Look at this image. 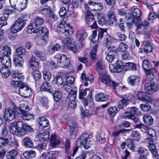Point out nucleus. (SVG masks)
<instances>
[{
    "mask_svg": "<svg viewBox=\"0 0 159 159\" xmlns=\"http://www.w3.org/2000/svg\"><path fill=\"white\" fill-rule=\"evenodd\" d=\"M87 91H89V89L86 88L83 90L81 89L80 88L79 98L80 99L82 100V102L84 107H85L88 106L91 108H93L94 107V105L92 97V93L89 92V93L88 96V99L84 97L86 94Z\"/></svg>",
    "mask_w": 159,
    "mask_h": 159,
    "instance_id": "f257e3e1",
    "label": "nucleus"
},
{
    "mask_svg": "<svg viewBox=\"0 0 159 159\" xmlns=\"http://www.w3.org/2000/svg\"><path fill=\"white\" fill-rule=\"evenodd\" d=\"M130 108V111H125L122 114H123V117L125 119H130L134 123H138L139 120L138 117L135 115L140 116L141 115V112L140 110L135 107H132Z\"/></svg>",
    "mask_w": 159,
    "mask_h": 159,
    "instance_id": "f03ea898",
    "label": "nucleus"
},
{
    "mask_svg": "<svg viewBox=\"0 0 159 159\" xmlns=\"http://www.w3.org/2000/svg\"><path fill=\"white\" fill-rule=\"evenodd\" d=\"M44 22L43 19L39 16L36 17L34 19V22L30 24L28 26L27 32L29 34L37 33L39 31L40 26Z\"/></svg>",
    "mask_w": 159,
    "mask_h": 159,
    "instance_id": "7ed1b4c3",
    "label": "nucleus"
},
{
    "mask_svg": "<svg viewBox=\"0 0 159 159\" xmlns=\"http://www.w3.org/2000/svg\"><path fill=\"white\" fill-rule=\"evenodd\" d=\"M57 60V65L60 67L66 68L69 66L70 61L69 58L63 54H57L54 57Z\"/></svg>",
    "mask_w": 159,
    "mask_h": 159,
    "instance_id": "20e7f679",
    "label": "nucleus"
},
{
    "mask_svg": "<svg viewBox=\"0 0 159 159\" xmlns=\"http://www.w3.org/2000/svg\"><path fill=\"white\" fill-rule=\"evenodd\" d=\"M99 79L102 83L106 85L108 83V80L110 85L113 87L115 89L118 87L119 84L111 80L110 75H108L106 73H99Z\"/></svg>",
    "mask_w": 159,
    "mask_h": 159,
    "instance_id": "39448f33",
    "label": "nucleus"
},
{
    "mask_svg": "<svg viewBox=\"0 0 159 159\" xmlns=\"http://www.w3.org/2000/svg\"><path fill=\"white\" fill-rule=\"evenodd\" d=\"M92 138V136L91 134L88 133L83 134L80 135L79 142L81 145H83L85 149H87L90 145Z\"/></svg>",
    "mask_w": 159,
    "mask_h": 159,
    "instance_id": "423d86ee",
    "label": "nucleus"
},
{
    "mask_svg": "<svg viewBox=\"0 0 159 159\" xmlns=\"http://www.w3.org/2000/svg\"><path fill=\"white\" fill-rule=\"evenodd\" d=\"M26 24L25 20L22 18L18 19L11 27V32L15 34L20 31Z\"/></svg>",
    "mask_w": 159,
    "mask_h": 159,
    "instance_id": "0eeeda50",
    "label": "nucleus"
},
{
    "mask_svg": "<svg viewBox=\"0 0 159 159\" xmlns=\"http://www.w3.org/2000/svg\"><path fill=\"white\" fill-rule=\"evenodd\" d=\"M142 15L141 10L138 8H134L131 10V14H129L128 20L129 23L131 24L134 23L135 20H138Z\"/></svg>",
    "mask_w": 159,
    "mask_h": 159,
    "instance_id": "6e6552de",
    "label": "nucleus"
},
{
    "mask_svg": "<svg viewBox=\"0 0 159 159\" xmlns=\"http://www.w3.org/2000/svg\"><path fill=\"white\" fill-rule=\"evenodd\" d=\"M57 30L59 33L64 34L66 36L70 34H71L74 31V30L72 27H70L67 26L65 23V21L60 22L59 26L57 27Z\"/></svg>",
    "mask_w": 159,
    "mask_h": 159,
    "instance_id": "1a4fd4ad",
    "label": "nucleus"
},
{
    "mask_svg": "<svg viewBox=\"0 0 159 159\" xmlns=\"http://www.w3.org/2000/svg\"><path fill=\"white\" fill-rule=\"evenodd\" d=\"M147 80H145L143 81L144 84V91L147 94H151L154 92L157 91L159 89V86L157 84L154 83V82H152L148 83L147 81Z\"/></svg>",
    "mask_w": 159,
    "mask_h": 159,
    "instance_id": "9d476101",
    "label": "nucleus"
},
{
    "mask_svg": "<svg viewBox=\"0 0 159 159\" xmlns=\"http://www.w3.org/2000/svg\"><path fill=\"white\" fill-rule=\"evenodd\" d=\"M21 84L20 87L19 89L20 95L24 98H28L31 96L32 94L31 89L23 82Z\"/></svg>",
    "mask_w": 159,
    "mask_h": 159,
    "instance_id": "9b49d317",
    "label": "nucleus"
},
{
    "mask_svg": "<svg viewBox=\"0 0 159 159\" xmlns=\"http://www.w3.org/2000/svg\"><path fill=\"white\" fill-rule=\"evenodd\" d=\"M27 109V107H20L18 108V114L20 117H22L23 119L27 120H33L34 119V116L33 115L30 114L26 110Z\"/></svg>",
    "mask_w": 159,
    "mask_h": 159,
    "instance_id": "f8f14e48",
    "label": "nucleus"
},
{
    "mask_svg": "<svg viewBox=\"0 0 159 159\" xmlns=\"http://www.w3.org/2000/svg\"><path fill=\"white\" fill-rule=\"evenodd\" d=\"M21 125L20 121L11 124L10 128L11 133L16 135L21 133Z\"/></svg>",
    "mask_w": 159,
    "mask_h": 159,
    "instance_id": "ddd939ff",
    "label": "nucleus"
},
{
    "mask_svg": "<svg viewBox=\"0 0 159 159\" xmlns=\"http://www.w3.org/2000/svg\"><path fill=\"white\" fill-rule=\"evenodd\" d=\"M123 62L121 61H117L116 66L113 64L109 66V68L111 71L113 72L120 73L124 68Z\"/></svg>",
    "mask_w": 159,
    "mask_h": 159,
    "instance_id": "4468645a",
    "label": "nucleus"
},
{
    "mask_svg": "<svg viewBox=\"0 0 159 159\" xmlns=\"http://www.w3.org/2000/svg\"><path fill=\"white\" fill-rule=\"evenodd\" d=\"M147 94L146 92H139L137 94V99L143 102L147 103H152V98L146 95Z\"/></svg>",
    "mask_w": 159,
    "mask_h": 159,
    "instance_id": "2eb2a0df",
    "label": "nucleus"
},
{
    "mask_svg": "<svg viewBox=\"0 0 159 159\" xmlns=\"http://www.w3.org/2000/svg\"><path fill=\"white\" fill-rule=\"evenodd\" d=\"M88 34L85 32L78 31L76 35V39L80 45L79 46L82 47L83 42L87 36Z\"/></svg>",
    "mask_w": 159,
    "mask_h": 159,
    "instance_id": "dca6fc26",
    "label": "nucleus"
},
{
    "mask_svg": "<svg viewBox=\"0 0 159 159\" xmlns=\"http://www.w3.org/2000/svg\"><path fill=\"white\" fill-rule=\"evenodd\" d=\"M67 9L65 7H61L59 11L60 16L62 18H66L70 16L72 13L71 8L67 6Z\"/></svg>",
    "mask_w": 159,
    "mask_h": 159,
    "instance_id": "f3484780",
    "label": "nucleus"
},
{
    "mask_svg": "<svg viewBox=\"0 0 159 159\" xmlns=\"http://www.w3.org/2000/svg\"><path fill=\"white\" fill-rule=\"evenodd\" d=\"M15 117L14 111L11 109L9 108H7L5 111L3 119L7 121H11Z\"/></svg>",
    "mask_w": 159,
    "mask_h": 159,
    "instance_id": "a211bd4d",
    "label": "nucleus"
},
{
    "mask_svg": "<svg viewBox=\"0 0 159 159\" xmlns=\"http://www.w3.org/2000/svg\"><path fill=\"white\" fill-rule=\"evenodd\" d=\"M70 127V135L71 139L75 138L78 130V127L77 124L75 122L70 123L69 125Z\"/></svg>",
    "mask_w": 159,
    "mask_h": 159,
    "instance_id": "6ab92c4d",
    "label": "nucleus"
},
{
    "mask_svg": "<svg viewBox=\"0 0 159 159\" xmlns=\"http://www.w3.org/2000/svg\"><path fill=\"white\" fill-rule=\"evenodd\" d=\"M39 33L42 35L43 37H46L45 38L42 39L40 40L41 42L44 43L43 44H46V42L48 39V29L45 27H41L39 29V31H38Z\"/></svg>",
    "mask_w": 159,
    "mask_h": 159,
    "instance_id": "aec40b11",
    "label": "nucleus"
},
{
    "mask_svg": "<svg viewBox=\"0 0 159 159\" xmlns=\"http://www.w3.org/2000/svg\"><path fill=\"white\" fill-rule=\"evenodd\" d=\"M36 59L35 57L32 56L29 61L30 67L34 70H37L39 67V62L36 61Z\"/></svg>",
    "mask_w": 159,
    "mask_h": 159,
    "instance_id": "412c9836",
    "label": "nucleus"
},
{
    "mask_svg": "<svg viewBox=\"0 0 159 159\" xmlns=\"http://www.w3.org/2000/svg\"><path fill=\"white\" fill-rule=\"evenodd\" d=\"M37 122L40 126L42 128L48 127L49 125V122L47 118L44 116L39 117L37 119Z\"/></svg>",
    "mask_w": 159,
    "mask_h": 159,
    "instance_id": "4be33fe9",
    "label": "nucleus"
},
{
    "mask_svg": "<svg viewBox=\"0 0 159 159\" xmlns=\"http://www.w3.org/2000/svg\"><path fill=\"white\" fill-rule=\"evenodd\" d=\"M128 83L132 86L137 85L140 82L138 76L131 75L128 79Z\"/></svg>",
    "mask_w": 159,
    "mask_h": 159,
    "instance_id": "5701e85b",
    "label": "nucleus"
},
{
    "mask_svg": "<svg viewBox=\"0 0 159 159\" xmlns=\"http://www.w3.org/2000/svg\"><path fill=\"white\" fill-rule=\"evenodd\" d=\"M13 62L16 66L20 67L22 66L24 63V60L21 56L14 55L13 56Z\"/></svg>",
    "mask_w": 159,
    "mask_h": 159,
    "instance_id": "b1692460",
    "label": "nucleus"
},
{
    "mask_svg": "<svg viewBox=\"0 0 159 159\" xmlns=\"http://www.w3.org/2000/svg\"><path fill=\"white\" fill-rule=\"evenodd\" d=\"M109 98L108 96L102 93L97 94L95 96V100L100 102L107 101H108Z\"/></svg>",
    "mask_w": 159,
    "mask_h": 159,
    "instance_id": "393cba45",
    "label": "nucleus"
},
{
    "mask_svg": "<svg viewBox=\"0 0 159 159\" xmlns=\"http://www.w3.org/2000/svg\"><path fill=\"white\" fill-rule=\"evenodd\" d=\"M11 49L9 47L4 46L0 48V55L2 57L9 56L11 53Z\"/></svg>",
    "mask_w": 159,
    "mask_h": 159,
    "instance_id": "a878e982",
    "label": "nucleus"
},
{
    "mask_svg": "<svg viewBox=\"0 0 159 159\" xmlns=\"http://www.w3.org/2000/svg\"><path fill=\"white\" fill-rule=\"evenodd\" d=\"M21 124V133H24L25 134L28 133H30L33 131V129L29 125L25 124L22 121H20Z\"/></svg>",
    "mask_w": 159,
    "mask_h": 159,
    "instance_id": "bb28decb",
    "label": "nucleus"
},
{
    "mask_svg": "<svg viewBox=\"0 0 159 159\" xmlns=\"http://www.w3.org/2000/svg\"><path fill=\"white\" fill-rule=\"evenodd\" d=\"M114 8L113 7L110 8L109 11L107 13L108 20L110 21V23L112 24L113 23V22L116 20L115 16L114 11Z\"/></svg>",
    "mask_w": 159,
    "mask_h": 159,
    "instance_id": "cd10ccee",
    "label": "nucleus"
},
{
    "mask_svg": "<svg viewBox=\"0 0 159 159\" xmlns=\"http://www.w3.org/2000/svg\"><path fill=\"white\" fill-rule=\"evenodd\" d=\"M40 89L41 91H47L50 93H51L53 91L51 85L47 82L43 83L41 86Z\"/></svg>",
    "mask_w": 159,
    "mask_h": 159,
    "instance_id": "c85d7f7f",
    "label": "nucleus"
},
{
    "mask_svg": "<svg viewBox=\"0 0 159 159\" xmlns=\"http://www.w3.org/2000/svg\"><path fill=\"white\" fill-rule=\"evenodd\" d=\"M0 59L3 67H9L11 65V60L9 56H3L0 57Z\"/></svg>",
    "mask_w": 159,
    "mask_h": 159,
    "instance_id": "c756f323",
    "label": "nucleus"
},
{
    "mask_svg": "<svg viewBox=\"0 0 159 159\" xmlns=\"http://www.w3.org/2000/svg\"><path fill=\"white\" fill-rule=\"evenodd\" d=\"M98 48V46L97 45H95L90 52V57L91 59L95 61L97 59V52Z\"/></svg>",
    "mask_w": 159,
    "mask_h": 159,
    "instance_id": "7c9ffc66",
    "label": "nucleus"
},
{
    "mask_svg": "<svg viewBox=\"0 0 159 159\" xmlns=\"http://www.w3.org/2000/svg\"><path fill=\"white\" fill-rule=\"evenodd\" d=\"M137 152L139 155V156L144 157H147L149 153V151L147 149L142 147H139L137 149Z\"/></svg>",
    "mask_w": 159,
    "mask_h": 159,
    "instance_id": "2f4dec72",
    "label": "nucleus"
},
{
    "mask_svg": "<svg viewBox=\"0 0 159 159\" xmlns=\"http://www.w3.org/2000/svg\"><path fill=\"white\" fill-rule=\"evenodd\" d=\"M64 82V79L63 78L58 75H57L55 76L52 81L53 84H54L59 86L63 83Z\"/></svg>",
    "mask_w": 159,
    "mask_h": 159,
    "instance_id": "473e14b6",
    "label": "nucleus"
},
{
    "mask_svg": "<svg viewBox=\"0 0 159 159\" xmlns=\"http://www.w3.org/2000/svg\"><path fill=\"white\" fill-rule=\"evenodd\" d=\"M22 143L25 147L32 148L34 146V144L32 139L29 137H26L23 139Z\"/></svg>",
    "mask_w": 159,
    "mask_h": 159,
    "instance_id": "72a5a7b5",
    "label": "nucleus"
},
{
    "mask_svg": "<svg viewBox=\"0 0 159 159\" xmlns=\"http://www.w3.org/2000/svg\"><path fill=\"white\" fill-rule=\"evenodd\" d=\"M17 152L15 149H12L7 152L6 156V159H17Z\"/></svg>",
    "mask_w": 159,
    "mask_h": 159,
    "instance_id": "f704fd0d",
    "label": "nucleus"
},
{
    "mask_svg": "<svg viewBox=\"0 0 159 159\" xmlns=\"http://www.w3.org/2000/svg\"><path fill=\"white\" fill-rule=\"evenodd\" d=\"M8 67H2L0 69V71L2 75L4 78H7L11 74L10 71L8 69Z\"/></svg>",
    "mask_w": 159,
    "mask_h": 159,
    "instance_id": "c9c22d12",
    "label": "nucleus"
},
{
    "mask_svg": "<svg viewBox=\"0 0 159 159\" xmlns=\"http://www.w3.org/2000/svg\"><path fill=\"white\" fill-rule=\"evenodd\" d=\"M50 139L51 146L54 147H56L57 145L61 143V140L57 139L55 134H52L51 136Z\"/></svg>",
    "mask_w": 159,
    "mask_h": 159,
    "instance_id": "e433bc0d",
    "label": "nucleus"
},
{
    "mask_svg": "<svg viewBox=\"0 0 159 159\" xmlns=\"http://www.w3.org/2000/svg\"><path fill=\"white\" fill-rule=\"evenodd\" d=\"M39 140L42 142L47 141L49 137V132L45 131L43 133H40L38 135Z\"/></svg>",
    "mask_w": 159,
    "mask_h": 159,
    "instance_id": "4c0bfd02",
    "label": "nucleus"
},
{
    "mask_svg": "<svg viewBox=\"0 0 159 159\" xmlns=\"http://www.w3.org/2000/svg\"><path fill=\"white\" fill-rule=\"evenodd\" d=\"M143 120L144 122L146 123L147 125H151L154 122L153 119L149 115H144L143 116Z\"/></svg>",
    "mask_w": 159,
    "mask_h": 159,
    "instance_id": "58836bf2",
    "label": "nucleus"
},
{
    "mask_svg": "<svg viewBox=\"0 0 159 159\" xmlns=\"http://www.w3.org/2000/svg\"><path fill=\"white\" fill-rule=\"evenodd\" d=\"M144 45V51L146 52L149 53L151 52L153 49V48L150 42L145 41L143 43Z\"/></svg>",
    "mask_w": 159,
    "mask_h": 159,
    "instance_id": "ea45409f",
    "label": "nucleus"
},
{
    "mask_svg": "<svg viewBox=\"0 0 159 159\" xmlns=\"http://www.w3.org/2000/svg\"><path fill=\"white\" fill-rule=\"evenodd\" d=\"M125 67L127 70L135 71L137 69L136 64L132 62L126 63L125 65Z\"/></svg>",
    "mask_w": 159,
    "mask_h": 159,
    "instance_id": "a19ab883",
    "label": "nucleus"
},
{
    "mask_svg": "<svg viewBox=\"0 0 159 159\" xmlns=\"http://www.w3.org/2000/svg\"><path fill=\"white\" fill-rule=\"evenodd\" d=\"M58 154V152L51 151L47 153L45 156L46 159H55Z\"/></svg>",
    "mask_w": 159,
    "mask_h": 159,
    "instance_id": "79ce46f5",
    "label": "nucleus"
},
{
    "mask_svg": "<svg viewBox=\"0 0 159 159\" xmlns=\"http://www.w3.org/2000/svg\"><path fill=\"white\" fill-rule=\"evenodd\" d=\"M130 135L133 139L136 141H138L140 139V134L137 131L132 130Z\"/></svg>",
    "mask_w": 159,
    "mask_h": 159,
    "instance_id": "37998d69",
    "label": "nucleus"
},
{
    "mask_svg": "<svg viewBox=\"0 0 159 159\" xmlns=\"http://www.w3.org/2000/svg\"><path fill=\"white\" fill-rule=\"evenodd\" d=\"M85 18L87 23L95 20L94 18V15L92 13L88 11V10L85 12Z\"/></svg>",
    "mask_w": 159,
    "mask_h": 159,
    "instance_id": "c03bdc74",
    "label": "nucleus"
},
{
    "mask_svg": "<svg viewBox=\"0 0 159 159\" xmlns=\"http://www.w3.org/2000/svg\"><path fill=\"white\" fill-rule=\"evenodd\" d=\"M142 66L144 72L152 67V64L148 60L143 61Z\"/></svg>",
    "mask_w": 159,
    "mask_h": 159,
    "instance_id": "a18cd8bd",
    "label": "nucleus"
},
{
    "mask_svg": "<svg viewBox=\"0 0 159 159\" xmlns=\"http://www.w3.org/2000/svg\"><path fill=\"white\" fill-rule=\"evenodd\" d=\"M75 99L73 98L71 99L66 98L65 101L66 103L68 104V106L72 108H75L76 107V103L75 101Z\"/></svg>",
    "mask_w": 159,
    "mask_h": 159,
    "instance_id": "49530a36",
    "label": "nucleus"
},
{
    "mask_svg": "<svg viewBox=\"0 0 159 159\" xmlns=\"http://www.w3.org/2000/svg\"><path fill=\"white\" fill-rule=\"evenodd\" d=\"M52 95L55 101L61 102L62 94L59 91H56L53 93Z\"/></svg>",
    "mask_w": 159,
    "mask_h": 159,
    "instance_id": "de8ad7c7",
    "label": "nucleus"
},
{
    "mask_svg": "<svg viewBox=\"0 0 159 159\" xmlns=\"http://www.w3.org/2000/svg\"><path fill=\"white\" fill-rule=\"evenodd\" d=\"M128 102L127 101L125 100L122 98V99L118 102V106L117 107L119 108V111L122 112V109L124 107L126 106L128 104Z\"/></svg>",
    "mask_w": 159,
    "mask_h": 159,
    "instance_id": "09e8293b",
    "label": "nucleus"
},
{
    "mask_svg": "<svg viewBox=\"0 0 159 159\" xmlns=\"http://www.w3.org/2000/svg\"><path fill=\"white\" fill-rule=\"evenodd\" d=\"M118 110L116 107H111L107 109L108 114L111 116H114Z\"/></svg>",
    "mask_w": 159,
    "mask_h": 159,
    "instance_id": "8fccbe9b",
    "label": "nucleus"
},
{
    "mask_svg": "<svg viewBox=\"0 0 159 159\" xmlns=\"http://www.w3.org/2000/svg\"><path fill=\"white\" fill-rule=\"evenodd\" d=\"M117 48L115 46H112L108 47L107 51H106V53L116 55V53L118 52L117 51Z\"/></svg>",
    "mask_w": 159,
    "mask_h": 159,
    "instance_id": "3c124183",
    "label": "nucleus"
},
{
    "mask_svg": "<svg viewBox=\"0 0 159 159\" xmlns=\"http://www.w3.org/2000/svg\"><path fill=\"white\" fill-rule=\"evenodd\" d=\"M140 108L143 111L148 112L151 110V107L148 103L145 104H141L139 106Z\"/></svg>",
    "mask_w": 159,
    "mask_h": 159,
    "instance_id": "603ef678",
    "label": "nucleus"
},
{
    "mask_svg": "<svg viewBox=\"0 0 159 159\" xmlns=\"http://www.w3.org/2000/svg\"><path fill=\"white\" fill-rule=\"evenodd\" d=\"M68 6L69 8H71L72 12L73 13V9L74 8H77L79 6L78 0H72V2L68 4Z\"/></svg>",
    "mask_w": 159,
    "mask_h": 159,
    "instance_id": "864d4df0",
    "label": "nucleus"
},
{
    "mask_svg": "<svg viewBox=\"0 0 159 159\" xmlns=\"http://www.w3.org/2000/svg\"><path fill=\"white\" fill-rule=\"evenodd\" d=\"M16 54L15 55H24L26 53V51L25 49L22 47H20L18 48L16 50Z\"/></svg>",
    "mask_w": 159,
    "mask_h": 159,
    "instance_id": "5fc2aeb1",
    "label": "nucleus"
},
{
    "mask_svg": "<svg viewBox=\"0 0 159 159\" xmlns=\"http://www.w3.org/2000/svg\"><path fill=\"white\" fill-rule=\"evenodd\" d=\"M43 76L44 80L47 82L50 80L52 75L49 71L44 70L43 72Z\"/></svg>",
    "mask_w": 159,
    "mask_h": 159,
    "instance_id": "6e6d98bb",
    "label": "nucleus"
},
{
    "mask_svg": "<svg viewBox=\"0 0 159 159\" xmlns=\"http://www.w3.org/2000/svg\"><path fill=\"white\" fill-rule=\"evenodd\" d=\"M47 8H43L40 10V12L45 16H48L52 11L50 7H47Z\"/></svg>",
    "mask_w": 159,
    "mask_h": 159,
    "instance_id": "4d7b16f0",
    "label": "nucleus"
},
{
    "mask_svg": "<svg viewBox=\"0 0 159 159\" xmlns=\"http://www.w3.org/2000/svg\"><path fill=\"white\" fill-rule=\"evenodd\" d=\"M97 19L98 23L100 25H103L105 21V19L103 15L101 13H97Z\"/></svg>",
    "mask_w": 159,
    "mask_h": 159,
    "instance_id": "13d9d810",
    "label": "nucleus"
},
{
    "mask_svg": "<svg viewBox=\"0 0 159 159\" xmlns=\"http://www.w3.org/2000/svg\"><path fill=\"white\" fill-rule=\"evenodd\" d=\"M32 75L35 81L39 80L41 78V73L38 70H34L32 73Z\"/></svg>",
    "mask_w": 159,
    "mask_h": 159,
    "instance_id": "bf43d9fd",
    "label": "nucleus"
},
{
    "mask_svg": "<svg viewBox=\"0 0 159 159\" xmlns=\"http://www.w3.org/2000/svg\"><path fill=\"white\" fill-rule=\"evenodd\" d=\"M11 76L13 78H17L18 80H22L24 79V76L21 73L16 72H12Z\"/></svg>",
    "mask_w": 159,
    "mask_h": 159,
    "instance_id": "052dcab7",
    "label": "nucleus"
},
{
    "mask_svg": "<svg viewBox=\"0 0 159 159\" xmlns=\"http://www.w3.org/2000/svg\"><path fill=\"white\" fill-rule=\"evenodd\" d=\"M107 29H100L98 30V39L103 38L104 34L106 35L107 33Z\"/></svg>",
    "mask_w": 159,
    "mask_h": 159,
    "instance_id": "680f3d73",
    "label": "nucleus"
},
{
    "mask_svg": "<svg viewBox=\"0 0 159 159\" xmlns=\"http://www.w3.org/2000/svg\"><path fill=\"white\" fill-rule=\"evenodd\" d=\"M128 48V46L127 45L124 43H121L119 46V48H118L117 51L118 52L121 51L123 52L126 51V50Z\"/></svg>",
    "mask_w": 159,
    "mask_h": 159,
    "instance_id": "e2e57ef3",
    "label": "nucleus"
},
{
    "mask_svg": "<svg viewBox=\"0 0 159 159\" xmlns=\"http://www.w3.org/2000/svg\"><path fill=\"white\" fill-rule=\"evenodd\" d=\"M96 4V2H93L92 1H89L87 4L85 5V8L87 10H92V8L93 6L95 7Z\"/></svg>",
    "mask_w": 159,
    "mask_h": 159,
    "instance_id": "0e129e2a",
    "label": "nucleus"
},
{
    "mask_svg": "<svg viewBox=\"0 0 159 159\" xmlns=\"http://www.w3.org/2000/svg\"><path fill=\"white\" fill-rule=\"evenodd\" d=\"M7 145V138L2 137L0 138V147L4 148Z\"/></svg>",
    "mask_w": 159,
    "mask_h": 159,
    "instance_id": "69168bd1",
    "label": "nucleus"
},
{
    "mask_svg": "<svg viewBox=\"0 0 159 159\" xmlns=\"http://www.w3.org/2000/svg\"><path fill=\"white\" fill-rule=\"evenodd\" d=\"M61 49L60 46L57 44L53 45L51 49L49 50L52 54L54 53L55 51H59Z\"/></svg>",
    "mask_w": 159,
    "mask_h": 159,
    "instance_id": "338daca9",
    "label": "nucleus"
},
{
    "mask_svg": "<svg viewBox=\"0 0 159 159\" xmlns=\"http://www.w3.org/2000/svg\"><path fill=\"white\" fill-rule=\"evenodd\" d=\"M35 53L36 56L39 58L41 60H43L45 59V55L43 52L36 50L35 51Z\"/></svg>",
    "mask_w": 159,
    "mask_h": 159,
    "instance_id": "774afa93",
    "label": "nucleus"
}]
</instances>
